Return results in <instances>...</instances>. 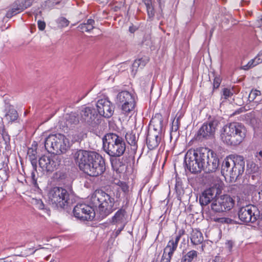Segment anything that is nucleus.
<instances>
[{
	"mask_svg": "<svg viewBox=\"0 0 262 262\" xmlns=\"http://www.w3.org/2000/svg\"><path fill=\"white\" fill-rule=\"evenodd\" d=\"M90 206L85 204H79L73 209L74 216L84 221L92 220L95 216L93 207L96 209L99 217L104 219L118 208L119 203L112 195L104 191L96 190L89 199Z\"/></svg>",
	"mask_w": 262,
	"mask_h": 262,
	"instance_id": "obj_1",
	"label": "nucleus"
},
{
	"mask_svg": "<svg viewBox=\"0 0 262 262\" xmlns=\"http://www.w3.org/2000/svg\"><path fill=\"white\" fill-rule=\"evenodd\" d=\"M103 150L109 155L113 167H116V158L122 156L126 150V144L122 137L117 134L109 133L102 138Z\"/></svg>",
	"mask_w": 262,
	"mask_h": 262,
	"instance_id": "obj_2",
	"label": "nucleus"
},
{
	"mask_svg": "<svg viewBox=\"0 0 262 262\" xmlns=\"http://www.w3.org/2000/svg\"><path fill=\"white\" fill-rule=\"evenodd\" d=\"M247 129L244 124L233 122L224 126L221 131V138L226 144L236 146L244 141Z\"/></svg>",
	"mask_w": 262,
	"mask_h": 262,
	"instance_id": "obj_3",
	"label": "nucleus"
},
{
	"mask_svg": "<svg viewBox=\"0 0 262 262\" xmlns=\"http://www.w3.org/2000/svg\"><path fill=\"white\" fill-rule=\"evenodd\" d=\"M245 170V161L243 157L230 155L223 161L221 173L224 177H229L231 179L236 180Z\"/></svg>",
	"mask_w": 262,
	"mask_h": 262,
	"instance_id": "obj_4",
	"label": "nucleus"
},
{
	"mask_svg": "<svg viewBox=\"0 0 262 262\" xmlns=\"http://www.w3.org/2000/svg\"><path fill=\"white\" fill-rule=\"evenodd\" d=\"M39 143L40 146L44 145L46 149L55 156L66 152L69 148L67 139L61 134H51L47 138L44 137L42 142Z\"/></svg>",
	"mask_w": 262,
	"mask_h": 262,
	"instance_id": "obj_5",
	"label": "nucleus"
},
{
	"mask_svg": "<svg viewBox=\"0 0 262 262\" xmlns=\"http://www.w3.org/2000/svg\"><path fill=\"white\" fill-rule=\"evenodd\" d=\"M115 102L118 106L121 114L129 117L134 114L136 101L132 93L127 91L119 92L117 95Z\"/></svg>",
	"mask_w": 262,
	"mask_h": 262,
	"instance_id": "obj_6",
	"label": "nucleus"
},
{
	"mask_svg": "<svg viewBox=\"0 0 262 262\" xmlns=\"http://www.w3.org/2000/svg\"><path fill=\"white\" fill-rule=\"evenodd\" d=\"M201 148L189 150L186 152L184 163L186 168L192 173H197L204 170V165Z\"/></svg>",
	"mask_w": 262,
	"mask_h": 262,
	"instance_id": "obj_7",
	"label": "nucleus"
},
{
	"mask_svg": "<svg viewBox=\"0 0 262 262\" xmlns=\"http://www.w3.org/2000/svg\"><path fill=\"white\" fill-rule=\"evenodd\" d=\"M49 201L53 207L63 208L68 205L69 195L67 190L61 187H55L49 193Z\"/></svg>",
	"mask_w": 262,
	"mask_h": 262,
	"instance_id": "obj_8",
	"label": "nucleus"
},
{
	"mask_svg": "<svg viewBox=\"0 0 262 262\" xmlns=\"http://www.w3.org/2000/svg\"><path fill=\"white\" fill-rule=\"evenodd\" d=\"M204 171L206 173L215 172L219 167L220 159L213 151L206 148H201Z\"/></svg>",
	"mask_w": 262,
	"mask_h": 262,
	"instance_id": "obj_9",
	"label": "nucleus"
},
{
	"mask_svg": "<svg viewBox=\"0 0 262 262\" xmlns=\"http://www.w3.org/2000/svg\"><path fill=\"white\" fill-rule=\"evenodd\" d=\"M99 154L96 152H91L84 150H78L73 154L75 163L78 166L80 170L85 172L88 171V167L94 161V157Z\"/></svg>",
	"mask_w": 262,
	"mask_h": 262,
	"instance_id": "obj_10",
	"label": "nucleus"
},
{
	"mask_svg": "<svg viewBox=\"0 0 262 262\" xmlns=\"http://www.w3.org/2000/svg\"><path fill=\"white\" fill-rule=\"evenodd\" d=\"M220 124V121L216 119L204 123L197 132L196 139L202 141L213 138Z\"/></svg>",
	"mask_w": 262,
	"mask_h": 262,
	"instance_id": "obj_11",
	"label": "nucleus"
},
{
	"mask_svg": "<svg viewBox=\"0 0 262 262\" xmlns=\"http://www.w3.org/2000/svg\"><path fill=\"white\" fill-rule=\"evenodd\" d=\"M234 201L229 195L217 197L212 202L211 209L214 212L221 213L230 210L234 206Z\"/></svg>",
	"mask_w": 262,
	"mask_h": 262,
	"instance_id": "obj_12",
	"label": "nucleus"
},
{
	"mask_svg": "<svg viewBox=\"0 0 262 262\" xmlns=\"http://www.w3.org/2000/svg\"><path fill=\"white\" fill-rule=\"evenodd\" d=\"M38 164L43 172H52L58 168L60 160L58 156H43L39 158Z\"/></svg>",
	"mask_w": 262,
	"mask_h": 262,
	"instance_id": "obj_13",
	"label": "nucleus"
},
{
	"mask_svg": "<svg viewBox=\"0 0 262 262\" xmlns=\"http://www.w3.org/2000/svg\"><path fill=\"white\" fill-rule=\"evenodd\" d=\"M238 214L239 220L246 223H254L258 217V210L256 207L253 205L241 207Z\"/></svg>",
	"mask_w": 262,
	"mask_h": 262,
	"instance_id": "obj_14",
	"label": "nucleus"
},
{
	"mask_svg": "<svg viewBox=\"0 0 262 262\" xmlns=\"http://www.w3.org/2000/svg\"><path fill=\"white\" fill-rule=\"evenodd\" d=\"M90 166L85 173L91 177H97L102 174L105 170L104 159L99 154L94 157V160L91 163Z\"/></svg>",
	"mask_w": 262,
	"mask_h": 262,
	"instance_id": "obj_15",
	"label": "nucleus"
},
{
	"mask_svg": "<svg viewBox=\"0 0 262 262\" xmlns=\"http://www.w3.org/2000/svg\"><path fill=\"white\" fill-rule=\"evenodd\" d=\"M80 115L81 121L89 125L95 127L98 123V120L96 119L97 114L93 107H84L81 111Z\"/></svg>",
	"mask_w": 262,
	"mask_h": 262,
	"instance_id": "obj_16",
	"label": "nucleus"
},
{
	"mask_svg": "<svg viewBox=\"0 0 262 262\" xmlns=\"http://www.w3.org/2000/svg\"><path fill=\"white\" fill-rule=\"evenodd\" d=\"M99 114L106 118L111 117L114 114V107L112 103L107 99L99 100L96 103Z\"/></svg>",
	"mask_w": 262,
	"mask_h": 262,
	"instance_id": "obj_17",
	"label": "nucleus"
},
{
	"mask_svg": "<svg viewBox=\"0 0 262 262\" xmlns=\"http://www.w3.org/2000/svg\"><path fill=\"white\" fill-rule=\"evenodd\" d=\"M218 193L216 187H212L205 189L199 197L200 204L202 207L207 206L213 199H215Z\"/></svg>",
	"mask_w": 262,
	"mask_h": 262,
	"instance_id": "obj_18",
	"label": "nucleus"
},
{
	"mask_svg": "<svg viewBox=\"0 0 262 262\" xmlns=\"http://www.w3.org/2000/svg\"><path fill=\"white\" fill-rule=\"evenodd\" d=\"M190 240L191 243L194 245H198L202 244L201 250L203 252H205L207 250H209L207 247V245L209 244L208 241L203 242L204 237L202 232L195 229L192 230V233H191Z\"/></svg>",
	"mask_w": 262,
	"mask_h": 262,
	"instance_id": "obj_19",
	"label": "nucleus"
},
{
	"mask_svg": "<svg viewBox=\"0 0 262 262\" xmlns=\"http://www.w3.org/2000/svg\"><path fill=\"white\" fill-rule=\"evenodd\" d=\"M127 204V203L126 204L125 206H122L120 208H119L112 217L111 223L112 224L126 225L127 217V212L126 210Z\"/></svg>",
	"mask_w": 262,
	"mask_h": 262,
	"instance_id": "obj_20",
	"label": "nucleus"
},
{
	"mask_svg": "<svg viewBox=\"0 0 262 262\" xmlns=\"http://www.w3.org/2000/svg\"><path fill=\"white\" fill-rule=\"evenodd\" d=\"M161 140V134L156 132L148 131L146 137V144L148 149H155L159 145Z\"/></svg>",
	"mask_w": 262,
	"mask_h": 262,
	"instance_id": "obj_21",
	"label": "nucleus"
},
{
	"mask_svg": "<svg viewBox=\"0 0 262 262\" xmlns=\"http://www.w3.org/2000/svg\"><path fill=\"white\" fill-rule=\"evenodd\" d=\"M163 123L162 116L160 114H156L150 121V126L153 127V130L151 131L158 132V133L161 134L163 128Z\"/></svg>",
	"mask_w": 262,
	"mask_h": 262,
	"instance_id": "obj_22",
	"label": "nucleus"
},
{
	"mask_svg": "<svg viewBox=\"0 0 262 262\" xmlns=\"http://www.w3.org/2000/svg\"><path fill=\"white\" fill-rule=\"evenodd\" d=\"M66 125L68 127L72 128L77 125L79 122V117L76 113H71L66 115L65 117Z\"/></svg>",
	"mask_w": 262,
	"mask_h": 262,
	"instance_id": "obj_23",
	"label": "nucleus"
},
{
	"mask_svg": "<svg viewBox=\"0 0 262 262\" xmlns=\"http://www.w3.org/2000/svg\"><path fill=\"white\" fill-rule=\"evenodd\" d=\"M198 255V252L194 250H190L187 253L183 252L181 262H192L197 258Z\"/></svg>",
	"mask_w": 262,
	"mask_h": 262,
	"instance_id": "obj_24",
	"label": "nucleus"
},
{
	"mask_svg": "<svg viewBox=\"0 0 262 262\" xmlns=\"http://www.w3.org/2000/svg\"><path fill=\"white\" fill-rule=\"evenodd\" d=\"M18 3V0H17L13 4L12 8L7 12V17L11 18L24 10L23 7Z\"/></svg>",
	"mask_w": 262,
	"mask_h": 262,
	"instance_id": "obj_25",
	"label": "nucleus"
},
{
	"mask_svg": "<svg viewBox=\"0 0 262 262\" xmlns=\"http://www.w3.org/2000/svg\"><path fill=\"white\" fill-rule=\"evenodd\" d=\"M95 20L93 19H89L86 23L81 24L78 26V29L83 32H90L94 28Z\"/></svg>",
	"mask_w": 262,
	"mask_h": 262,
	"instance_id": "obj_26",
	"label": "nucleus"
},
{
	"mask_svg": "<svg viewBox=\"0 0 262 262\" xmlns=\"http://www.w3.org/2000/svg\"><path fill=\"white\" fill-rule=\"evenodd\" d=\"M262 62V51L260 52L257 56L254 59H251L248 63L243 66V69L246 70L250 68H253L256 65Z\"/></svg>",
	"mask_w": 262,
	"mask_h": 262,
	"instance_id": "obj_27",
	"label": "nucleus"
},
{
	"mask_svg": "<svg viewBox=\"0 0 262 262\" xmlns=\"http://www.w3.org/2000/svg\"><path fill=\"white\" fill-rule=\"evenodd\" d=\"M149 61L148 57H143L141 58L136 59L133 63V71H137L138 68L142 69Z\"/></svg>",
	"mask_w": 262,
	"mask_h": 262,
	"instance_id": "obj_28",
	"label": "nucleus"
},
{
	"mask_svg": "<svg viewBox=\"0 0 262 262\" xmlns=\"http://www.w3.org/2000/svg\"><path fill=\"white\" fill-rule=\"evenodd\" d=\"M125 139L128 143L134 147V149H137L138 137H136L133 131L126 133Z\"/></svg>",
	"mask_w": 262,
	"mask_h": 262,
	"instance_id": "obj_29",
	"label": "nucleus"
},
{
	"mask_svg": "<svg viewBox=\"0 0 262 262\" xmlns=\"http://www.w3.org/2000/svg\"><path fill=\"white\" fill-rule=\"evenodd\" d=\"M178 247L177 244L173 242V240H170L168 243L167 245L165 247L164 250V252H166L168 251L167 256L172 257L174 252L176 250Z\"/></svg>",
	"mask_w": 262,
	"mask_h": 262,
	"instance_id": "obj_30",
	"label": "nucleus"
},
{
	"mask_svg": "<svg viewBox=\"0 0 262 262\" xmlns=\"http://www.w3.org/2000/svg\"><path fill=\"white\" fill-rule=\"evenodd\" d=\"M175 190L178 199L181 201L182 196L184 194V189L182 187V183L180 180L176 179Z\"/></svg>",
	"mask_w": 262,
	"mask_h": 262,
	"instance_id": "obj_31",
	"label": "nucleus"
},
{
	"mask_svg": "<svg viewBox=\"0 0 262 262\" xmlns=\"http://www.w3.org/2000/svg\"><path fill=\"white\" fill-rule=\"evenodd\" d=\"M183 115L181 114L179 115L177 114L176 116V117L173 119L172 122L171 126V132H177L180 126V120L182 118Z\"/></svg>",
	"mask_w": 262,
	"mask_h": 262,
	"instance_id": "obj_32",
	"label": "nucleus"
},
{
	"mask_svg": "<svg viewBox=\"0 0 262 262\" xmlns=\"http://www.w3.org/2000/svg\"><path fill=\"white\" fill-rule=\"evenodd\" d=\"M5 117L7 121L13 122L17 119L18 114L17 111L14 109L9 110Z\"/></svg>",
	"mask_w": 262,
	"mask_h": 262,
	"instance_id": "obj_33",
	"label": "nucleus"
},
{
	"mask_svg": "<svg viewBox=\"0 0 262 262\" xmlns=\"http://www.w3.org/2000/svg\"><path fill=\"white\" fill-rule=\"evenodd\" d=\"M233 90L228 88H224L222 91L221 100L222 102L224 101V100H226L229 98H230L233 95Z\"/></svg>",
	"mask_w": 262,
	"mask_h": 262,
	"instance_id": "obj_34",
	"label": "nucleus"
},
{
	"mask_svg": "<svg viewBox=\"0 0 262 262\" xmlns=\"http://www.w3.org/2000/svg\"><path fill=\"white\" fill-rule=\"evenodd\" d=\"M146 8V11L148 15V20L151 21L155 16V10L151 3L147 5H145Z\"/></svg>",
	"mask_w": 262,
	"mask_h": 262,
	"instance_id": "obj_35",
	"label": "nucleus"
},
{
	"mask_svg": "<svg viewBox=\"0 0 262 262\" xmlns=\"http://www.w3.org/2000/svg\"><path fill=\"white\" fill-rule=\"evenodd\" d=\"M214 221L220 223L232 224L233 221L228 217H216L214 219Z\"/></svg>",
	"mask_w": 262,
	"mask_h": 262,
	"instance_id": "obj_36",
	"label": "nucleus"
},
{
	"mask_svg": "<svg viewBox=\"0 0 262 262\" xmlns=\"http://www.w3.org/2000/svg\"><path fill=\"white\" fill-rule=\"evenodd\" d=\"M57 23L61 27H65L69 25V21L64 17H60L57 20Z\"/></svg>",
	"mask_w": 262,
	"mask_h": 262,
	"instance_id": "obj_37",
	"label": "nucleus"
},
{
	"mask_svg": "<svg viewBox=\"0 0 262 262\" xmlns=\"http://www.w3.org/2000/svg\"><path fill=\"white\" fill-rule=\"evenodd\" d=\"M260 95V92L258 90L251 91L249 95V100L250 101H253L257 96Z\"/></svg>",
	"mask_w": 262,
	"mask_h": 262,
	"instance_id": "obj_38",
	"label": "nucleus"
},
{
	"mask_svg": "<svg viewBox=\"0 0 262 262\" xmlns=\"http://www.w3.org/2000/svg\"><path fill=\"white\" fill-rule=\"evenodd\" d=\"M18 4H20L23 9L27 8V7L32 5L33 1L32 0H18Z\"/></svg>",
	"mask_w": 262,
	"mask_h": 262,
	"instance_id": "obj_39",
	"label": "nucleus"
},
{
	"mask_svg": "<svg viewBox=\"0 0 262 262\" xmlns=\"http://www.w3.org/2000/svg\"><path fill=\"white\" fill-rule=\"evenodd\" d=\"M34 205L39 209H43L45 205L40 199H34Z\"/></svg>",
	"mask_w": 262,
	"mask_h": 262,
	"instance_id": "obj_40",
	"label": "nucleus"
},
{
	"mask_svg": "<svg viewBox=\"0 0 262 262\" xmlns=\"http://www.w3.org/2000/svg\"><path fill=\"white\" fill-rule=\"evenodd\" d=\"M221 82V80L220 77H217V76L214 77V80H213V90L217 89L220 86Z\"/></svg>",
	"mask_w": 262,
	"mask_h": 262,
	"instance_id": "obj_41",
	"label": "nucleus"
},
{
	"mask_svg": "<svg viewBox=\"0 0 262 262\" xmlns=\"http://www.w3.org/2000/svg\"><path fill=\"white\" fill-rule=\"evenodd\" d=\"M171 257L167 256V253L164 252L162 256L161 262H170Z\"/></svg>",
	"mask_w": 262,
	"mask_h": 262,
	"instance_id": "obj_42",
	"label": "nucleus"
},
{
	"mask_svg": "<svg viewBox=\"0 0 262 262\" xmlns=\"http://www.w3.org/2000/svg\"><path fill=\"white\" fill-rule=\"evenodd\" d=\"M38 27L41 31L43 30L46 27V23L43 21L38 20L37 23Z\"/></svg>",
	"mask_w": 262,
	"mask_h": 262,
	"instance_id": "obj_43",
	"label": "nucleus"
},
{
	"mask_svg": "<svg viewBox=\"0 0 262 262\" xmlns=\"http://www.w3.org/2000/svg\"><path fill=\"white\" fill-rule=\"evenodd\" d=\"M62 0H48L47 4L49 6L50 3H52L51 6L59 4Z\"/></svg>",
	"mask_w": 262,
	"mask_h": 262,
	"instance_id": "obj_44",
	"label": "nucleus"
},
{
	"mask_svg": "<svg viewBox=\"0 0 262 262\" xmlns=\"http://www.w3.org/2000/svg\"><path fill=\"white\" fill-rule=\"evenodd\" d=\"M125 226V225H121V227L116 231L115 233V237H117V236H118L120 234L121 232L123 230Z\"/></svg>",
	"mask_w": 262,
	"mask_h": 262,
	"instance_id": "obj_45",
	"label": "nucleus"
},
{
	"mask_svg": "<svg viewBox=\"0 0 262 262\" xmlns=\"http://www.w3.org/2000/svg\"><path fill=\"white\" fill-rule=\"evenodd\" d=\"M244 111V108L243 107H240L237 110H236L232 114V116H235L237 114H239L242 112H243Z\"/></svg>",
	"mask_w": 262,
	"mask_h": 262,
	"instance_id": "obj_46",
	"label": "nucleus"
},
{
	"mask_svg": "<svg viewBox=\"0 0 262 262\" xmlns=\"http://www.w3.org/2000/svg\"><path fill=\"white\" fill-rule=\"evenodd\" d=\"M251 166H253V169L251 170V171L253 173H255L258 171L259 167L257 165H256L255 163H252L251 165Z\"/></svg>",
	"mask_w": 262,
	"mask_h": 262,
	"instance_id": "obj_47",
	"label": "nucleus"
},
{
	"mask_svg": "<svg viewBox=\"0 0 262 262\" xmlns=\"http://www.w3.org/2000/svg\"><path fill=\"white\" fill-rule=\"evenodd\" d=\"M255 157L258 159L259 161H261V158H259L258 157H260V158H262V150L257 152L255 155Z\"/></svg>",
	"mask_w": 262,
	"mask_h": 262,
	"instance_id": "obj_48",
	"label": "nucleus"
},
{
	"mask_svg": "<svg viewBox=\"0 0 262 262\" xmlns=\"http://www.w3.org/2000/svg\"><path fill=\"white\" fill-rule=\"evenodd\" d=\"M226 244L228 246V248L229 249V250L230 251L231 249H232V242L231 241H228Z\"/></svg>",
	"mask_w": 262,
	"mask_h": 262,
	"instance_id": "obj_49",
	"label": "nucleus"
},
{
	"mask_svg": "<svg viewBox=\"0 0 262 262\" xmlns=\"http://www.w3.org/2000/svg\"><path fill=\"white\" fill-rule=\"evenodd\" d=\"M180 238L181 237L180 236V235H177L176 236V238L174 239V240H173V242L177 244V245L178 244V243L180 239Z\"/></svg>",
	"mask_w": 262,
	"mask_h": 262,
	"instance_id": "obj_50",
	"label": "nucleus"
},
{
	"mask_svg": "<svg viewBox=\"0 0 262 262\" xmlns=\"http://www.w3.org/2000/svg\"><path fill=\"white\" fill-rule=\"evenodd\" d=\"M185 233V231L183 229H181L178 232V235H180L181 237Z\"/></svg>",
	"mask_w": 262,
	"mask_h": 262,
	"instance_id": "obj_51",
	"label": "nucleus"
},
{
	"mask_svg": "<svg viewBox=\"0 0 262 262\" xmlns=\"http://www.w3.org/2000/svg\"><path fill=\"white\" fill-rule=\"evenodd\" d=\"M145 5H147L151 3V0H142Z\"/></svg>",
	"mask_w": 262,
	"mask_h": 262,
	"instance_id": "obj_52",
	"label": "nucleus"
},
{
	"mask_svg": "<svg viewBox=\"0 0 262 262\" xmlns=\"http://www.w3.org/2000/svg\"><path fill=\"white\" fill-rule=\"evenodd\" d=\"M256 119L255 118H253L252 119H251V123L252 125H254V122H256Z\"/></svg>",
	"mask_w": 262,
	"mask_h": 262,
	"instance_id": "obj_53",
	"label": "nucleus"
},
{
	"mask_svg": "<svg viewBox=\"0 0 262 262\" xmlns=\"http://www.w3.org/2000/svg\"><path fill=\"white\" fill-rule=\"evenodd\" d=\"M159 4L160 7L161 8L162 5V0H159Z\"/></svg>",
	"mask_w": 262,
	"mask_h": 262,
	"instance_id": "obj_54",
	"label": "nucleus"
},
{
	"mask_svg": "<svg viewBox=\"0 0 262 262\" xmlns=\"http://www.w3.org/2000/svg\"><path fill=\"white\" fill-rule=\"evenodd\" d=\"M33 185H34V190L35 189V188H38V187L36 186V182H35L34 181V183H33Z\"/></svg>",
	"mask_w": 262,
	"mask_h": 262,
	"instance_id": "obj_55",
	"label": "nucleus"
},
{
	"mask_svg": "<svg viewBox=\"0 0 262 262\" xmlns=\"http://www.w3.org/2000/svg\"><path fill=\"white\" fill-rule=\"evenodd\" d=\"M30 161L32 165H33V159L30 157Z\"/></svg>",
	"mask_w": 262,
	"mask_h": 262,
	"instance_id": "obj_56",
	"label": "nucleus"
},
{
	"mask_svg": "<svg viewBox=\"0 0 262 262\" xmlns=\"http://www.w3.org/2000/svg\"><path fill=\"white\" fill-rule=\"evenodd\" d=\"M30 32L31 33L33 32V28L32 27V26H31L30 27Z\"/></svg>",
	"mask_w": 262,
	"mask_h": 262,
	"instance_id": "obj_57",
	"label": "nucleus"
},
{
	"mask_svg": "<svg viewBox=\"0 0 262 262\" xmlns=\"http://www.w3.org/2000/svg\"><path fill=\"white\" fill-rule=\"evenodd\" d=\"M37 143H36V141H34V146H36V145H37Z\"/></svg>",
	"mask_w": 262,
	"mask_h": 262,
	"instance_id": "obj_58",
	"label": "nucleus"
},
{
	"mask_svg": "<svg viewBox=\"0 0 262 262\" xmlns=\"http://www.w3.org/2000/svg\"><path fill=\"white\" fill-rule=\"evenodd\" d=\"M33 168H34V169L36 170V165H34Z\"/></svg>",
	"mask_w": 262,
	"mask_h": 262,
	"instance_id": "obj_59",
	"label": "nucleus"
},
{
	"mask_svg": "<svg viewBox=\"0 0 262 262\" xmlns=\"http://www.w3.org/2000/svg\"><path fill=\"white\" fill-rule=\"evenodd\" d=\"M31 177L33 178V172H31Z\"/></svg>",
	"mask_w": 262,
	"mask_h": 262,
	"instance_id": "obj_60",
	"label": "nucleus"
},
{
	"mask_svg": "<svg viewBox=\"0 0 262 262\" xmlns=\"http://www.w3.org/2000/svg\"><path fill=\"white\" fill-rule=\"evenodd\" d=\"M29 15L31 16V13H29Z\"/></svg>",
	"mask_w": 262,
	"mask_h": 262,
	"instance_id": "obj_61",
	"label": "nucleus"
}]
</instances>
